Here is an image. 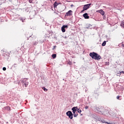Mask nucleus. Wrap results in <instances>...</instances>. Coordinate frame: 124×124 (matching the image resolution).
<instances>
[{
	"mask_svg": "<svg viewBox=\"0 0 124 124\" xmlns=\"http://www.w3.org/2000/svg\"><path fill=\"white\" fill-rule=\"evenodd\" d=\"M89 55L90 57H92V59L97 60V61H99L101 59V56L95 52L90 53Z\"/></svg>",
	"mask_w": 124,
	"mask_h": 124,
	"instance_id": "nucleus-1",
	"label": "nucleus"
},
{
	"mask_svg": "<svg viewBox=\"0 0 124 124\" xmlns=\"http://www.w3.org/2000/svg\"><path fill=\"white\" fill-rule=\"evenodd\" d=\"M21 83L23 85H25V87H27L29 85V82H28V79L24 78L21 80Z\"/></svg>",
	"mask_w": 124,
	"mask_h": 124,
	"instance_id": "nucleus-2",
	"label": "nucleus"
},
{
	"mask_svg": "<svg viewBox=\"0 0 124 124\" xmlns=\"http://www.w3.org/2000/svg\"><path fill=\"white\" fill-rule=\"evenodd\" d=\"M66 114L67 116H68L69 119H70L71 120H72V119H73V114H72V112L70 111H68Z\"/></svg>",
	"mask_w": 124,
	"mask_h": 124,
	"instance_id": "nucleus-3",
	"label": "nucleus"
},
{
	"mask_svg": "<svg viewBox=\"0 0 124 124\" xmlns=\"http://www.w3.org/2000/svg\"><path fill=\"white\" fill-rule=\"evenodd\" d=\"M91 4H88L86 5H84L83 6V10L82 11V12H83V11L87 10L88 8H90V6H91Z\"/></svg>",
	"mask_w": 124,
	"mask_h": 124,
	"instance_id": "nucleus-4",
	"label": "nucleus"
},
{
	"mask_svg": "<svg viewBox=\"0 0 124 124\" xmlns=\"http://www.w3.org/2000/svg\"><path fill=\"white\" fill-rule=\"evenodd\" d=\"M68 28V26L67 25H63L62 27V31L63 32H65V29H67Z\"/></svg>",
	"mask_w": 124,
	"mask_h": 124,
	"instance_id": "nucleus-5",
	"label": "nucleus"
},
{
	"mask_svg": "<svg viewBox=\"0 0 124 124\" xmlns=\"http://www.w3.org/2000/svg\"><path fill=\"white\" fill-rule=\"evenodd\" d=\"M73 12L71 10H69L65 14V16H71L72 15Z\"/></svg>",
	"mask_w": 124,
	"mask_h": 124,
	"instance_id": "nucleus-6",
	"label": "nucleus"
},
{
	"mask_svg": "<svg viewBox=\"0 0 124 124\" xmlns=\"http://www.w3.org/2000/svg\"><path fill=\"white\" fill-rule=\"evenodd\" d=\"M77 109H78V107H73L72 108V110L73 111V113L74 114H75V113H76V112H77Z\"/></svg>",
	"mask_w": 124,
	"mask_h": 124,
	"instance_id": "nucleus-7",
	"label": "nucleus"
},
{
	"mask_svg": "<svg viewBox=\"0 0 124 124\" xmlns=\"http://www.w3.org/2000/svg\"><path fill=\"white\" fill-rule=\"evenodd\" d=\"M96 12H97L98 13H100V14H101V15L102 16L105 14V12H104V11L102 10H97L96 11Z\"/></svg>",
	"mask_w": 124,
	"mask_h": 124,
	"instance_id": "nucleus-8",
	"label": "nucleus"
},
{
	"mask_svg": "<svg viewBox=\"0 0 124 124\" xmlns=\"http://www.w3.org/2000/svg\"><path fill=\"white\" fill-rule=\"evenodd\" d=\"M83 16L85 19H90V16L88 15V13H85L83 15Z\"/></svg>",
	"mask_w": 124,
	"mask_h": 124,
	"instance_id": "nucleus-9",
	"label": "nucleus"
},
{
	"mask_svg": "<svg viewBox=\"0 0 124 124\" xmlns=\"http://www.w3.org/2000/svg\"><path fill=\"white\" fill-rule=\"evenodd\" d=\"M58 4H60V3H57V2H55V3H54L53 5H54V7L56 8L58 6Z\"/></svg>",
	"mask_w": 124,
	"mask_h": 124,
	"instance_id": "nucleus-10",
	"label": "nucleus"
},
{
	"mask_svg": "<svg viewBox=\"0 0 124 124\" xmlns=\"http://www.w3.org/2000/svg\"><path fill=\"white\" fill-rule=\"evenodd\" d=\"M77 111L78 112V113H79V114H81V113L82 112V110H81V109H79V108H78Z\"/></svg>",
	"mask_w": 124,
	"mask_h": 124,
	"instance_id": "nucleus-11",
	"label": "nucleus"
},
{
	"mask_svg": "<svg viewBox=\"0 0 124 124\" xmlns=\"http://www.w3.org/2000/svg\"><path fill=\"white\" fill-rule=\"evenodd\" d=\"M52 57L53 59H55V58H56L57 57V55L56 54H52Z\"/></svg>",
	"mask_w": 124,
	"mask_h": 124,
	"instance_id": "nucleus-12",
	"label": "nucleus"
},
{
	"mask_svg": "<svg viewBox=\"0 0 124 124\" xmlns=\"http://www.w3.org/2000/svg\"><path fill=\"white\" fill-rule=\"evenodd\" d=\"M120 26H121V27H123V28H124V22H122L120 24Z\"/></svg>",
	"mask_w": 124,
	"mask_h": 124,
	"instance_id": "nucleus-13",
	"label": "nucleus"
},
{
	"mask_svg": "<svg viewBox=\"0 0 124 124\" xmlns=\"http://www.w3.org/2000/svg\"><path fill=\"white\" fill-rule=\"evenodd\" d=\"M105 45H106V41H104L102 44V46H105Z\"/></svg>",
	"mask_w": 124,
	"mask_h": 124,
	"instance_id": "nucleus-14",
	"label": "nucleus"
},
{
	"mask_svg": "<svg viewBox=\"0 0 124 124\" xmlns=\"http://www.w3.org/2000/svg\"><path fill=\"white\" fill-rule=\"evenodd\" d=\"M42 89H43V90H44V91H45V92H47V91H48V90L47 89H46L45 87H43L42 88Z\"/></svg>",
	"mask_w": 124,
	"mask_h": 124,
	"instance_id": "nucleus-15",
	"label": "nucleus"
},
{
	"mask_svg": "<svg viewBox=\"0 0 124 124\" xmlns=\"http://www.w3.org/2000/svg\"><path fill=\"white\" fill-rule=\"evenodd\" d=\"M68 64H69V65H72V62L70 61H69L68 62Z\"/></svg>",
	"mask_w": 124,
	"mask_h": 124,
	"instance_id": "nucleus-16",
	"label": "nucleus"
},
{
	"mask_svg": "<svg viewBox=\"0 0 124 124\" xmlns=\"http://www.w3.org/2000/svg\"><path fill=\"white\" fill-rule=\"evenodd\" d=\"M6 109H7L8 111H9V110H10V107H6Z\"/></svg>",
	"mask_w": 124,
	"mask_h": 124,
	"instance_id": "nucleus-17",
	"label": "nucleus"
},
{
	"mask_svg": "<svg viewBox=\"0 0 124 124\" xmlns=\"http://www.w3.org/2000/svg\"><path fill=\"white\" fill-rule=\"evenodd\" d=\"M78 116V114L77 113H74V117H76Z\"/></svg>",
	"mask_w": 124,
	"mask_h": 124,
	"instance_id": "nucleus-18",
	"label": "nucleus"
},
{
	"mask_svg": "<svg viewBox=\"0 0 124 124\" xmlns=\"http://www.w3.org/2000/svg\"><path fill=\"white\" fill-rule=\"evenodd\" d=\"M21 21H22V22L24 23L25 22V18H21Z\"/></svg>",
	"mask_w": 124,
	"mask_h": 124,
	"instance_id": "nucleus-19",
	"label": "nucleus"
},
{
	"mask_svg": "<svg viewBox=\"0 0 124 124\" xmlns=\"http://www.w3.org/2000/svg\"><path fill=\"white\" fill-rule=\"evenodd\" d=\"M120 74H122V73H123V74H124V71H119Z\"/></svg>",
	"mask_w": 124,
	"mask_h": 124,
	"instance_id": "nucleus-20",
	"label": "nucleus"
},
{
	"mask_svg": "<svg viewBox=\"0 0 124 124\" xmlns=\"http://www.w3.org/2000/svg\"><path fill=\"white\" fill-rule=\"evenodd\" d=\"M117 76H121V73H118L117 74Z\"/></svg>",
	"mask_w": 124,
	"mask_h": 124,
	"instance_id": "nucleus-21",
	"label": "nucleus"
},
{
	"mask_svg": "<svg viewBox=\"0 0 124 124\" xmlns=\"http://www.w3.org/2000/svg\"><path fill=\"white\" fill-rule=\"evenodd\" d=\"M2 69L4 71H5V70H6V68L4 67H3Z\"/></svg>",
	"mask_w": 124,
	"mask_h": 124,
	"instance_id": "nucleus-22",
	"label": "nucleus"
},
{
	"mask_svg": "<svg viewBox=\"0 0 124 124\" xmlns=\"http://www.w3.org/2000/svg\"><path fill=\"white\" fill-rule=\"evenodd\" d=\"M30 3H31L32 2V0H29Z\"/></svg>",
	"mask_w": 124,
	"mask_h": 124,
	"instance_id": "nucleus-23",
	"label": "nucleus"
},
{
	"mask_svg": "<svg viewBox=\"0 0 124 124\" xmlns=\"http://www.w3.org/2000/svg\"><path fill=\"white\" fill-rule=\"evenodd\" d=\"M117 98L120 100V96H117Z\"/></svg>",
	"mask_w": 124,
	"mask_h": 124,
	"instance_id": "nucleus-24",
	"label": "nucleus"
},
{
	"mask_svg": "<svg viewBox=\"0 0 124 124\" xmlns=\"http://www.w3.org/2000/svg\"><path fill=\"white\" fill-rule=\"evenodd\" d=\"M89 108V107L88 106H86L85 107V109H88Z\"/></svg>",
	"mask_w": 124,
	"mask_h": 124,
	"instance_id": "nucleus-25",
	"label": "nucleus"
},
{
	"mask_svg": "<svg viewBox=\"0 0 124 124\" xmlns=\"http://www.w3.org/2000/svg\"><path fill=\"white\" fill-rule=\"evenodd\" d=\"M106 124H111V123H108V122H106Z\"/></svg>",
	"mask_w": 124,
	"mask_h": 124,
	"instance_id": "nucleus-26",
	"label": "nucleus"
},
{
	"mask_svg": "<svg viewBox=\"0 0 124 124\" xmlns=\"http://www.w3.org/2000/svg\"><path fill=\"white\" fill-rule=\"evenodd\" d=\"M53 47H54L53 49H55V48H56V46H54Z\"/></svg>",
	"mask_w": 124,
	"mask_h": 124,
	"instance_id": "nucleus-27",
	"label": "nucleus"
},
{
	"mask_svg": "<svg viewBox=\"0 0 124 124\" xmlns=\"http://www.w3.org/2000/svg\"><path fill=\"white\" fill-rule=\"evenodd\" d=\"M71 6H73V5H71Z\"/></svg>",
	"mask_w": 124,
	"mask_h": 124,
	"instance_id": "nucleus-28",
	"label": "nucleus"
}]
</instances>
